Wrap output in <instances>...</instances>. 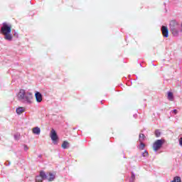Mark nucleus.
Listing matches in <instances>:
<instances>
[{
  "instance_id": "nucleus-3",
  "label": "nucleus",
  "mask_w": 182,
  "mask_h": 182,
  "mask_svg": "<svg viewBox=\"0 0 182 182\" xmlns=\"http://www.w3.org/2000/svg\"><path fill=\"white\" fill-rule=\"evenodd\" d=\"M170 31L173 36H178L180 35V25L176 20H172L169 24Z\"/></svg>"
},
{
  "instance_id": "nucleus-10",
  "label": "nucleus",
  "mask_w": 182,
  "mask_h": 182,
  "mask_svg": "<svg viewBox=\"0 0 182 182\" xmlns=\"http://www.w3.org/2000/svg\"><path fill=\"white\" fill-rule=\"evenodd\" d=\"M39 176H41V178L43 180H46V178H48V176L46 175V173L43 171H40V175Z\"/></svg>"
},
{
  "instance_id": "nucleus-7",
  "label": "nucleus",
  "mask_w": 182,
  "mask_h": 182,
  "mask_svg": "<svg viewBox=\"0 0 182 182\" xmlns=\"http://www.w3.org/2000/svg\"><path fill=\"white\" fill-rule=\"evenodd\" d=\"M35 96L36 100V102H38V103H41V102H42V100H43V98L42 97V94H41V92H36L35 93Z\"/></svg>"
},
{
  "instance_id": "nucleus-21",
  "label": "nucleus",
  "mask_w": 182,
  "mask_h": 182,
  "mask_svg": "<svg viewBox=\"0 0 182 182\" xmlns=\"http://www.w3.org/2000/svg\"><path fill=\"white\" fill-rule=\"evenodd\" d=\"M172 113H174V114H177V113H178V111H177V109H173V111H171Z\"/></svg>"
},
{
  "instance_id": "nucleus-17",
  "label": "nucleus",
  "mask_w": 182,
  "mask_h": 182,
  "mask_svg": "<svg viewBox=\"0 0 182 182\" xmlns=\"http://www.w3.org/2000/svg\"><path fill=\"white\" fill-rule=\"evenodd\" d=\"M142 157H149V152L146 150L142 153Z\"/></svg>"
},
{
  "instance_id": "nucleus-9",
  "label": "nucleus",
  "mask_w": 182,
  "mask_h": 182,
  "mask_svg": "<svg viewBox=\"0 0 182 182\" xmlns=\"http://www.w3.org/2000/svg\"><path fill=\"white\" fill-rule=\"evenodd\" d=\"M33 134L39 135L41 134V128L36 127L33 129Z\"/></svg>"
},
{
  "instance_id": "nucleus-6",
  "label": "nucleus",
  "mask_w": 182,
  "mask_h": 182,
  "mask_svg": "<svg viewBox=\"0 0 182 182\" xmlns=\"http://www.w3.org/2000/svg\"><path fill=\"white\" fill-rule=\"evenodd\" d=\"M161 32L164 38H168V28L166 26H162Z\"/></svg>"
},
{
  "instance_id": "nucleus-14",
  "label": "nucleus",
  "mask_w": 182,
  "mask_h": 182,
  "mask_svg": "<svg viewBox=\"0 0 182 182\" xmlns=\"http://www.w3.org/2000/svg\"><path fill=\"white\" fill-rule=\"evenodd\" d=\"M145 136L143 134H139V143L143 142V140H144Z\"/></svg>"
},
{
  "instance_id": "nucleus-12",
  "label": "nucleus",
  "mask_w": 182,
  "mask_h": 182,
  "mask_svg": "<svg viewBox=\"0 0 182 182\" xmlns=\"http://www.w3.org/2000/svg\"><path fill=\"white\" fill-rule=\"evenodd\" d=\"M16 112L17 114H21V113H23V107H18L16 109Z\"/></svg>"
},
{
  "instance_id": "nucleus-23",
  "label": "nucleus",
  "mask_w": 182,
  "mask_h": 182,
  "mask_svg": "<svg viewBox=\"0 0 182 182\" xmlns=\"http://www.w3.org/2000/svg\"><path fill=\"white\" fill-rule=\"evenodd\" d=\"M38 157H42V155H39Z\"/></svg>"
},
{
  "instance_id": "nucleus-20",
  "label": "nucleus",
  "mask_w": 182,
  "mask_h": 182,
  "mask_svg": "<svg viewBox=\"0 0 182 182\" xmlns=\"http://www.w3.org/2000/svg\"><path fill=\"white\" fill-rule=\"evenodd\" d=\"M23 147H24V151H28V150L29 149V148L26 145H24Z\"/></svg>"
},
{
  "instance_id": "nucleus-5",
  "label": "nucleus",
  "mask_w": 182,
  "mask_h": 182,
  "mask_svg": "<svg viewBox=\"0 0 182 182\" xmlns=\"http://www.w3.org/2000/svg\"><path fill=\"white\" fill-rule=\"evenodd\" d=\"M50 136L54 144H58V134L56 131L53 129H51Z\"/></svg>"
},
{
  "instance_id": "nucleus-1",
  "label": "nucleus",
  "mask_w": 182,
  "mask_h": 182,
  "mask_svg": "<svg viewBox=\"0 0 182 182\" xmlns=\"http://www.w3.org/2000/svg\"><path fill=\"white\" fill-rule=\"evenodd\" d=\"M17 99L20 102L27 103V105H32V100H33V94L32 92L21 89L17 94Z\"/></svg>"
},
{
  "instance_id": "nucleus-4",
  "label": "nucleus",
  "mask_w": 182,
  "mask_h": 182,
  "mask_svg": "<svg viewBox=\"0 0 182 182\" xmlns=\"http://www.w3.org/2000/svg\"><path fill=\"white\" fill-rule=\"evenodd\" d=\"M163 144H164V139H157L153 144L154 151H159L161 147H163Z\"/></svg>"
},
{
  "instance_id": "nucleus-2",
  "label": "nucleus",
  "mask_w": 182,
  "mask_h": 182,
  "mask_svg": "<svg viewBox=\"0 0 182 182\" xmlns=\"http://www.w3.org/2000/svg\"><path fill=\"white\" fill-rule=\"evenodd\" d=\"M11 28L12 26H11V24L3 23V26H1L0 30L1 35H4V39L6 41H9V42H11V41H12L13 38L12 34H11Z\"/></svg>"
},
{
  "instance_id": "nucleus-22",
  "label": "nucleus",
  "mask_w": 182,
  "mask_h": 182,
  "mask_svg": "<svg viewBox=\"0 0 182 182\" xmlns=\"http://www.w3.org/2000/svg\"><path fill=\"white\" fill-rule=\"evenodd\" d=\"M179 144L180 146H182V137L179 139Z\"/></svg>"
},
{
  "instance_id": "nucleus-18",
  "label": "nucleus",
  "mask_w": 182,
  "mask_h": 182,
  "mask_svg": "<svg viewBox=\"0 0 182 182\" xmlns=\"http://www.w3.org/2000/svg\"><path fill=\"white\" fill-rule=\"evenodd\" d=\"M134 178H136V176L134 175V173L132 172V176H131L130 181L131 182L134 181Z\"/></svg>"
},
{
  "instance_id": "nucleus-13",
  "label": "nucleus",
  "mask_w": 182,
  "mask_h": 182,
  "mask_svg": "<svg viewBox=\"0 0 182 182\" xmlns=\"http://www.w3.org/2000/svg\"><path fill=\"white\" fill-rule=\"evenodd\" d=\"M62 147L65 149H68L69 147V142L64 141L63 144H62Z\"/></svg>"
},
{
  "instance_id": "nucleus-8",
  "label": "nucleus",
  "mask_w": 182,
  "mask_h": 182,
  "mask_svg": "<svg viewBox=\"0 0 182 182\" xmlns=\"http://www.w3.org/2000/svg\"><path fill=\"white\" fill-rule=\"evenodd\" d=\"M167 99L168 100H170V102H173V100H174V95H173V92H168Z\"/></svg>"
},
{
  "instance_id": "nucleus-15",
  "label": "nucleus",
  "mask_w": 182,
  "mask_h": 182,
  "mask_svg": "<svg viewBox=\"0 0 182 182\" xmlns=\"http://www.w3.org/2000/svg\"><path fill=\"white\" fill-rule=\"evenodd\" d=\"M146 145L143 142H140V145L138 146L139 150H144Z\"/></svg>"
},
{
  "instance_id": "nucleus-16",
  "label": "nucleus",
  "mask_w": 182,
  "mask_h": 182,
  "mask_svg": "<svg viewBox=\"0 0 182 182\" xmlns=\"http://www.w3.org/2000/svg\"><path fill=\"white\" fill-rule=\"evenodd\" d=\"M42 181H43V179L41 178L40 175L36 177V182H42Z\"/></svg>"
},
{
  "instance_id": "nucleus-11",
  "label": "nucleus",
  "mask_w": 182,
  "mask_h": 182,
  "mask_svg": "<svg viewBox=\"0 0 182 182\" xmlns=\"http://www.w3.org/2000/svg\"><path fill=\"white\" fill-rule=\"evenodd\" d=\"M49 178L48 179V181H53V180H55V174L52 173H49Z\"/></svg>"
},
{
  "instance_id": "nucleus-19",
  "label": "nucleus",
  "mask_w": 182,
  "mask_h": 182,
  "mask_svg": "<svg viewBox=\"0 0 182 182\" xmlns=\"http://www.w3.org/2000/svg\"><path fill=\"white\" fill-rule=\"evenodd\" d=\"M155 134H156V136L157 137H159V136H160V132L156 131V132H155Z\"/></svg>"
}]
</instances>
